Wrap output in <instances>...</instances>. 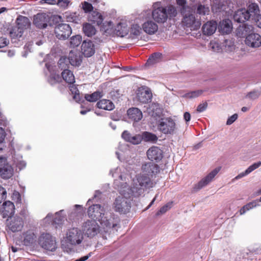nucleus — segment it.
<instances>
[{
  "mask_svg": "<svg viewBox=\"0 0 261 261\" xmlns=\"http://www.w3.org/2000/svg\"><path fill=\"white\" fill-rule=\"evenodd\" d=\"M120 172V169L117 167L114 171L111 170L110 174L114 178L118 177L122 182L123 187L120 189V192L127 196L134 195V197H139L144 194L145 190L153 187L155 184L151 177L140 173L136 176L137 182L134 181L133 187L130 188L126 182L125 175L119 174Z\"/></svg>",
  "mask_w": 261,
  "mask_h": 261,
  "instance_id": "1",
  "label": "nucleus"
},
{
  "mask_svg": "<svg viewBox=\"0 0 261 261\" xmlns=\"http://www.w3.org/2000/svg\"><path fill=\"white\" fill-rule=\"evenodd\" d=\"M89 217L92 220L98 221L104 229L108 233L114 232L117 226L118 221L111 214L106 213L103 206L99 204H93L89 206L87 211Z\"/></svg>",
  "mask_w": 261,
  "mask_h": 261,
  "instance_id": "2",
  "label": "nucleus"
},
{
  "mask_svg": "<svg viewBox=\"0 0 261 261\" xmlns=\"http://www.w3.org/2000/svg\"><path fill=\"white\" fill-rule=\"evenodd\" d=\"M84 239L83 234L81 229L77 227H73L68 229L66 236L62 242V246L67 252L71 250L69 247L80 245Z\"/></svg>",
  "mask_w": 261,
  "mask_h": 261,
  "instance_id": "3",
  "label": "nucleus"
},
{
  "mask_svg": "<svg viewBox=\"0 0 261 261\" xmlns=\"http://www.w3.org/2000/svg\"><path fill=\"white\" fill-rule=\"evenodd\" d=\"M114 185L115 188L119 190V193L121 195L118 196L115 200L114 203L115 211L121 213H126L129 211L131 207V202L129 199L134 196H127L121 193L120 189L123 186H122V182L120 180L119 178L115 179Z\"/></svg>",
  "mask_w": 261,
  "mask_h": 261,
  "instance_id": "4",
  "label": "nucleus"
},
{
  "mask_svg": "<svg viewBox=\"0 0 261 261\" xmlns=\"http://www.w3.org/2000/svg\"><path fill=\"white\" fill-rule=\"evenodd\" d=\"M157 128L164 134L173 135L176 130V125L175 121L171 118H164L158 121Z\"/></svg>",
  "mask_w": 261,
  "mask_h": 261,
  "instance_id": "5",
  "label": "nucleus"
},
{
  "mask_svg": "<svg viewBox=\"0 0 261 261\" xmlns=\"http://www.w3.org/2000/svg\"><path fill=\"white\" fill-rule=\"evenodd\" d=\"M152 7L151 13L153 20L159 23L165 22L168 19L166 8L161 7L160 2L154 3Z\"/></svg>",
  "mask_w": 261,
  "mask_h": 261,
  "instance_id": "6",
  "label": "nucleus"
},
{
  "mask_svg": "<svg viewBox=\"0 0 261 261\" xmlns=\"http://www.w3.org/2000/svg\"><path fill=\"white\" fill-rule=\"evenodd\" d=\"M38 243L42 248L48 251H54L57 248L56 239L49 233H42L39 238Z\"/></svg>",
  "mask_w": 261,
  "mask_h": 261,
  "instance_id": "7",
  "label": "nucleus"
},
{
  "mask_svg": "<svg viewBox=\"0 0 261 261\" xmlns=\"http://www.w3.org/2000/svg\"><path fill=\"white\" fill-rule=\"evenodd\" d=\"M82 230L83 234L91 239L99 233L100 226L95 221L88 220L83 224Z\"/></svg>",
  "mask_w": 261,
  "mask_h": 261,
  "instance_id": "8",
  "label": "nucleus"
},
{
  "mask_svg": "<svg viewBox=\"0 0 261 261\" xmlns=\"http://www.w3.org/2000/svg\"><path fill=\"white\" fill-rule=\"evenodd\" d=\"M183 16L182 23L191 30H198L200 25L201 22L199 20L195 19V15L191 11V9L185 11V14H181Z\"/></svg>",
  "mask_w": 261,
  "mask_h": 261,
  "instance_id": "9",
  "label": "nucleus"
},
{
  "mask_svg": "<svg viewBox=\"0 0 261 261\" xmlns=\"http://www.w3.org/2000/svg\"><path fill=\"white\" fill-rule=\"evenodd\" d=\"M13 168L8 163L7 158L0 156V176L3 179H9L13 176Z\"/></svg>",
  "mask_w": 261,
  "mask_h": 261,
  "instance_id": "10",
  "label": "nucleus"
},
{
  "mask_svg": "<svg viewBox=\"0 0 261 261\" xmlns=\"http://www.w3.org/2000/svg\"><path fill=\"white\" fill-rule=\"evenodd\" d=\"M220 170V167L216 168L212 170L205 177L202 178L197 184L195 185L193 187V191L197 192L208 185L213 180Z\"/></svg>",
  "mask_w": 261,
  "mask_h": 261,
  "instance_id": "11",
  "label": "nucleus"
},
{
  "mask_svg": "<svg viewBox=\"0 0 261 261\" xmlns=\"http://www.w3.org/2000/svg\"><path fill=\"white\" fill-rule=\"evenodd\" d=\"M72 33L70 26L66 23H60L55 28V33L59 39H67Z\"/></svg>",
  "mask_w": 261,
  "mask_h": 261,
  "instance_id": "12",
  "label": "nucleus"
},
{
  "mask_svg": "<svg viewBox=\"0 0 261 261\" xmlns=\"http://www.w3.org/2000/svg\"><path fill=\"white\" fill-rule=\"evenodd\" d=\"M46 69L44 70V73L47 76L48 82L54 85L61 80V77L55 70V67L49 63H45Z\"/></svg>",
  "mask_w": 261,
  "mask_h": 261,
  "instance_id": "13",
  "label": "nucleus"
},
{
  "mask_svg": "<svg viewBox=\"0 0 261 261\" xmlns=\"http://www.w3.org/2000/svg\"><path fill=\"white\" fill-rule=\"evenodd\" d=\"M141 170L143 174L153 178L160 172V167L157 164L149 162L143 164Z\"/></svg>",
  "mask_w": 261,
  "mask_h": 261,
  "instance_id": "14",
  "label": "nucleus"
},
{
  "mask_svg": "<svg viewBox=\"0 0 261 261\" xmlns=\"http://www.w3.org/2000/svg\"><path fill=\"white\" fill-rule=\"evenodd\" d=\"M137 98L141 103H147L150 101L152 93L149 89L145 86L139 87L137 90Z\"/></svg>",
  "mask_w": 261,
  "mask_h": 261,
  "instance_id": "15",
  "label": "nucleus"
},
{
  "mask_svg": "<svg viewBox=\"0 0 261 261\" xmlns=\"http://www.w3.org/2000/svg\"><path fill=\"white\" fill-rule=\"evenodd\" d=\"M50 17L46 13H38L34 16L33 23L39 29H44L47 26Z\"/></svg>",
  "mask_w": 261,
  "mask_h": 261,
  "instance_id": "16",
  "label": "nucleus"
},
{
  "mask_svg": "<svg viewBox=\"0 0 261 261\" xmlns=\"http://www.w3.org/2000/svg\"><path fill=\"white\" fill-rule=\"evenodd\" d=\"M147 156L149 160L158 162L163 157V151L159 147L152 146L147 150Z\"/></svg>",
  "mask_w": 261,
  "mask_h": 261,
  "instance_id": "17",
  "label": "nucleus"
},
{
  "mask_svg": "<svg viewBox=\"0 0 261 261\" xmlns=\"http://www.w3.org/2000/svg\"><path fill=\"white\" fill-rule=\"evenodd\" d=\"M245 43L251 47H258L261 45V36L257 33H250L246 37Z\"/></svg>",
  "mask_w": 261,
  "mask_h": 261,
  "instance_id": "18",
  "label": "nucleus"
},
{
  "mask_svg": "<svg viewBox=\"0 0 261 261\" xmlns=\"http://www.w3.org/2000/svg\"><path fill=\"white\" fill-rule=\"evenodd\" d=\"M10 221L8 224L10 230L13 232L20 231L23 226V221L21 218L15 217L11 218Z\"/></svg>",
  "mask_w": 261,
  "mask_h": 261,
  "instance_id": "19",
  "label": "nucleus"
},
{
  "mask_svg": "<svg viewBox=\"0 0 261 261\" xmlns=\"http://www.w3.org/2000/svg\"><path fill=\"white\" fill-rule=\"evenodd\" d=\"M63 211L62 210L56 213L54 216L50 213L48 214L44 218L45 221L48 223L51 222L53 224L55 225L61 224L64 219V217L61 215Z\"/></svg>",
  "mask_w": 261,
  "mask_h": 261,
  "instance_id": "20",
  "label": "nucleus"
},
{
  "mask_svg": "<svg viewBox=\"0 0 261 261\" xmlns=\"http://www.w3.org/2000/svg\"><path fill=\"white\" fill-rule=\"evenodd\" d=\"M81 49L84 55L86 57L92 56L95 52V46L91 41H84L81 46Z\"/></svg>",
  "mask_w": 261,
  "mask_h": 261,
  "instance_id": "21",
  "label": "nucleus"
},
{
  "mask_svg": "<svg viewBox=\"0 0 261 261\" xmlns=\"http://www.w3.org/2000/svg\"><path fill=\"white\" fill-rule=\"evenodd\" d=\"M218 24L216 21H207L203 24L202 28L203 34L205 35L211 36L216 31Z\"/></svg>",
  "mask_w": 261,
  "mask_h": 261,
  "instance_id": "22",
  "label": "nucleus"
},
{
  "mask_svg": "<svg viewBox=\"0 0 261 261\" xmlns=\"http://www.w3.org/2000/svg\"><path fill=\"white\" fill-rule=\"evenodd\" d=\"M190 2L192 3H195L196 5H197L196 8L195 5H192V7L196 9V14L200 15H206L209 14L210 10L209 7L207 5L201 4L200 1L198 0H190Z\"/></svg>",
  "mask_w": 261,
  "mask_h": 261,
  "instance_id": "23",
  "label": "nucleus"
},
{
  "mask_svg": "<svg viewBox=\"0 0 261 261\" xmlns=\"http://www.w3.org/2000/svg\"><path fill=\"white\" fill-rule=\"evenodd\" d=\"M121 137L126 141L135 145L140 144L142 140V137L140 135L132 136L127 130H124Z\"/></svg>",
  "mask_w": 261,
  "mask_h": 261,
  "instance_id": "24",
  "label": "nucleus"
},
{
  "mask_svg": "<svg viewBox=\"0 0 261 261\" xmlns=\"http://www.w3.org/2000/svg\"><path fill=\"white\" fill-rule=\"evenodd\" d=\"M233 19L238 22L243 23L250 19V15H248L245 9H241L235 12Z\"/></svg>",
  "mask_w": 261,
  "mask_h": 261,
  "instance_id": "25",
  "label": "nucleus"
},
{
  "mask_svg": "<svg viewBox=\"0 0 261 261\" xmlns=\"http://www.w3.org/2000/svg\"><path fill=\"white\" fill-rule=\"evenodd\" d=\"M68 59L72 66H79L82 62V57L80 53L77 51L71 50L69 53Z\"/></svg>",
  "mask_w": 261,
  "mask_h": 261,
  "instance_id": "26",
  "label": "nucleus"
},
{
  "mask_svg": "<svg viewBox=\"0 0 261 261\" xmlns=\"http://www.w3.org/2000/svg\"><path fill=\"white\" fill-rule=\"evenodd\" d=\"M144 31L148 34L152 35L155 34L158 30L157 24L152 20H148L143 24Z\"/></svg>",
  "mask_w": 261,
  "mask_h": 261,
  "instance_id": "27",
  "label": "nucleus"
},
{
  "mask_svg": "<svg viewBox=\"0 0 261 261\" xmlns=\"http://www.w3.org/2000/svg\"><path fill=\"white\" fill-rule=\"evenodd\" d=\"M63 17L67 22L74 23H80L81 22L82 17L79 13L67 11L63 14Z\"/></svg>",
  "mask_w": 261,
  "mask_h": 261,
  "instance_id": "28",
  "label": "nucleus"
},
{
  "mask_svg": "<svg viewBox=\"0 0 261 261\" xmlns=\"http://www.w3.org/2000/svg\"><path fill=\"white\" fill-rule=\"evenodd\" d=\"M3 213L4 217H11L15 213V206L10 201H6L3 204Z\"/></svg>",
  "mask_w": 261,
  "mask_h": 261,
  "instance_id": "29",
  "label": "nucleus"
},
{
  "mask_svg": "<svg viewBox=\"0 0 261 261\" xmlns=\"http://www.w3.org/2000/svg\"><path fill=\"white\" fill-rule=\"evenodd\" d=\"M128 118L134 121H140L143 117L142 112L137 108H132L127 110Z\"/></svg>",
  "mask_w": 261,
  "mask_h": 261,
  "instance_id": "30",
  "label": "nucleus"
},
{
  "mask_svg": "<svg viewBox=\"0 0 261 261\" xmlns=\"http://www.w3.org/2000/svg\"><path fill=\"white\" fill-rule=\"evenodd\" d=\"M246 11L248 15H250V18H251L252 20H256L257 18L259 16V7L255 3L249 4Z\"/></svg>",
  "mask_w": 261,
  "mask_h": 261,
  "instance_id": "31",
  "label": "nucleus"
},
{
  "mask_svg": "<svg viewBox=\"0 0 261 261\" xmlns=\"http://www.w3.org/2000/svg\"><path fill=\"white\" fill-rule=\"evenodd\" d=\"M261 166V162L259 161L256 163H253L252 165H250L244 172H243L240 174H239L237 176H236L233 179L232 181H234L236 180L240 179L249 173L256 169L258 167Z\"/></svg>",
  "mask_w": 261,
  "mask_h": 261,
  "instance_id": "32",
  "label": "nucleus"
},
{
  "mask_svg": "<svg viewBox=\"0 0 261 261\" xmlns=\"http://www.w3.org/2000/svg\"><path fill=\"white\" fill-rule=\"evenodd\" d=\"M88 20L97 25H100L102 23L103 17L98 12L93 11L89 13Z\"/></svg>",
  "mask_w": 261,
  "mask_h": 261,
  "instance_id": "33",
  "label": "nucleus"
},
{
  "mask_svg": "<svg viewBox=\"0 0 261 261\" xmlns=\"http://www.w3.org/2000/svg\"><path fill=\"white\" fill-rule=\"evenodd\" d=\"M16 22L17 23L16 27L23 31L29 28L31 25L29 19L23 16H19L16 19Z\"/></svg>",
  "mask_w": 261,
  "mask_h": 261,
  "instance_id": "34",
  "label": "nucleus"
},
{
  "mask_svg": "<svg viewBox=\"0 0 261 261\" xmlns=\"http://www.w3.org/2000/svg\"><path fill=\"white\" fill-rule=\"evenodd\" d=\"M115 31L117 35L120 37H124L128 34L129 28L127 27L126 23L121 21L116 25Z\"/></svg>",
  "mask_w": 261,
  "mask_h": 261,
  "instance_id": "35",
  "label": "nucleus"
},
{
  "mask_svg": "<svg viewBox=\"0 0 261 261\" xmlns=\"http://www.w3.org/2000/svg\"><path fill=\"white\" fill-rule=\"evenodd\" d=\"M218 29L223 34H228L230 33L232 30V24L230 20L229 19L223 20L220 22Z\"/></svg>",
  "mask_w": 261,
  "mask_h": 261,
  "instance_id": "36",
  "label": "nucleus"
},
{
  "mask_svg": "<svg viewBox=\"0 0 261 261\" xmlns=\"http://www.w3.org/2000/svg\"><path fill=\"white\" fill-rule=\"evenodd\" d=\"M23 31L20 29L16 26L13 27L10 32V35L12 42H16V40L20 41V38L22 37Z\"/></svg>",
  "mask_w": 261,
  "mask_h": 261,
  "instance_id": "37",
  "label": "nucleus"
},
{
  "mask_svg": "<svg viewBox=\"0 0 261 261\" xmlns=\"http://www.w3.org/2000/svg\"><path fill=\"white\" fill-rule=\"evenodd\" d=\"M96 105L98 108L108 111H111L115 108L114 103L107 99L100 100L97 102Z\"/></svg>",
  "mask_w": 261,
  "mask_h": 261,
  "instance_id": "38",
  "label": "nucleus"
},
{
  "mask_svg": "<svg viewBox=\"0 0 261 261\" xmlns=\"http://www.w3.org/2000/svg\"><path fill=\"white\" fill-rule=\"evenodd\" d=\"M253 27L248 24H243L240 25L238 29V34L240 37L247 36L251 33L253 30Z\"/></svg>",
  "mask_w": 261,
  "mask_h": 261,
  "instance_id": "39",
  "label": "nucleus"
},
{
  "mask_svg": "<svg viewBox=\"0 0 261 261\" xmlns=\"http://www.w3.org/2000/svg\"><path fill=\"white\" fill-rule=\"evenodd\" d=\"M62 76L64 81L68 84H72L75 82V77L73 72L69 69H64L62 72Z\"/></svg>",
  "mask_w": 261,
  "mask_h": 261,
  "instance_id": "40",
  "label": "nucleus"
},
{
  "mask_svg": "<svg viewBox=\"0 0 261 261\" xmlns=\"http://www.w3.org/2000/svg\"><path fill=\"white\" fill-rule=\"evenodd\" d=\"M260 205L259 200H255L244 205L240 210V215H244L246 212Z\"/></svg>",
  "mask_w": 261,
  "mask_h": 261,
  "instance_id": "41",
  "label": "nucleus"
},
{
  "mask_svg": "<svg viewBox=\"0 0 261 261\" xmlns=\"http://www.w3.org/2000/svg\"><path fill=\"white\" fill-rule=\"evenodd\" d=\"M13 163L19 170H22L26 166V162L23 160L22 156L19 154H15L13 157Z\"/></svg>",
  "mask_w": 261,
  "mask_h": 261,
  "instance_id": "42",
  "label": "nucleus"
},
{
  "mask_svg": "<svg viewBox=\"0 0 261 261\" xmlns=\"http://www.w3.org/2000/svg\"><path fill=\"white\" fill-rule=\"evenodd\" d=\"M83 31L85 35L88 37H91L95 34V28L90 23H85L83 26Z\"/></svg>",
  "mask_w": 261,
  "mask_h": 261,
  "instance_id": "43",
  "label": "nucleus"
},
{
  "mask_svg": "<svg viewBox=\"0 0 261 261\" xmlns=\"http://www.w3.org/2000/svg\"><path fill=\"white\" fill-rule=\"evenodd\" d=\"M102 95L101 92L99 91H96L91 94H86L85 95V98L86 100L89 102H95L99 98L102 97Z\"/></svg>",
  "mask_w": 261,
  "mask_h": 261,
  "instance_id": "44",
  "label": "nucleus"
},
{
  "mask_svg": "<svg viewBox=\"0 0 261 261\" xmlns=\"http://www.w3.org/2000/svg\"><path fill=\"white\" fill-rule=\"evenodd\" d=\"M59 68L64 71V69H68L69 68L70 61L66 57H61L58 61Z\"/></svg>",
  "mask_w": 261,
  "mask_h": 261,
  "instance_id": "45",
  "label": "nucleus"
},
{
  "mask_svg": "<svg viewBox=\"0 0 261 261\" xmlns=\"http://www.w3.org/2000/svg\"><path fill=\"white\" fill-rule=\"evenodd\" d=\"M142 140L145 142H155L158 140L156 136L152 133L147 132H144L141 135Z\"/></svg>",
  "mask_w": 261,
  "mask_h": 261,
  "instance_id": "46",
  "label": "nucleus"
},
{
  "mask_svg": "<svg viewBox=\"0 0 261 261\" xmlns=\"http://www.w3.org/2000/svg\"><path fill=\"white\" fill-rule=\"evenodd\" d=\"M36 237L32 231H28L24 234V243L26 245L33 244L35 241Z\"/></svg>",
  "mask_w": 261,
  "mask_h": 261,
  "instance_id": "47",
  "label": "nucleus"
},
{
  "mask_svg": "<svg viewBox=\"0 0 261 261\" xmlns=\"http://www.w3.org/2000/svg\"><path fill=\"white\" fill-rule=\"evenodd\" d=\"M162 54L160 53H155L151 55L148 58L147 64L148 65H153L155 64L161 60Z\"/></svg>",
  "mask_w": 261,
  "mask_h": 261,
  "instance_id": "48",
  "label": "nucleus"
},
{
  "mask_svg": "<svg viewBox=\"0 0 261 261\" xmlns=\"http://www.w3.org/2000/svg\"><path fill=\"white\" fill-rule=\"evenodd\" d=\"M176 2L179 7V11L181 14H185V11L191 9V8L187 5V0H176Z\"/></svg>",
  "mask_w": 261,
  "mask_h": 261,
  "instance_id": "49",
  "label": "nucleus"
},
{
  "mask_svg": "<svg viewBox=\"0 0 261 261\" xmlns=\"http://www.w3.org/2000/svg\"><path fill=\"white\" fill-rule=\"evenodd\" d=\"M212 11L214 13H217L224 10L225 5L223 2L212 3Z\"/></svg>",
  "mask_w": 261,
  "mask_h": 261,
  "instance_id": "50",
  "label": "nucleus"
},
{
  "mask_svg": "<svg viewBox=\"0 0 261 261\" xmlns=\"http://www.w3.org/2000/svg\"><path fill=\"white\" fill-rule=\"evenodd\" d=\"M130 32V34L138 38L142 33V29L138 24H134L132 25Z\"/></svg>",
  "mask_w": 261,
  "mask_h": 261,
  "instance_id": "51",
  "label": "nucleus"
},
{
  "mask_svg": "<svg viewBox=\"0 0 261 261\" xmlns=\"http://www.w3.org/2000/svg\"><path fill=\"white\" fill-rule=\"evenodd\" d=\"M69 89L71 93L74 94L73 98L76 101H79L80 100V96L79 91L77 88V87L73 84H69Z\"/></svg>",
  "mask_w": 261,
  "mask_h": 261,
  "instance_id": "52",
  "label": "nucleus"
},
{
  "mask_svg": "<svg viewBox=\"0 0 261 261\" xmlns=\"http://www.w3.org/2000/svg\"><path fill=\"white\" fill-rule=\"evenodd\" d=\"M82 37L80 35H75L70 38V44L72 47L79 46L82 41Z\"/></svg>",
  "mask_w": 261,
  "mask_h": 261,
  "instance_id": "53",
  "label": "nucleus"
},
{
  "mask_svg": "<svg viewBox=\"0 0 261 261\" xmlns=\"http://www.w3.org/2000/svg\"><path fill=\"white\" fill-rule=\"evenodd\" d=\"M203 91L202 90H198L195 91H192L190 92L187 93L184 95V97L188 98H196L201 95Z\"/></svg>",
  "mask_w": 261,
  "mask_h": 261,
  "instance_id": "54",
  "label": "nucleus"
},
{
  "mask_svg": "<svg viewBox=\"0 0 261 261\" xmlns=\"http://www.w3.org/2000/svg\"><path fill=\"white\" fill-rule=\"evenodd\" d=\"M167 12L168 14V17L173 18L177 15V11L175 6L173 5H170L167 7Z\"/></svg>",
  "mask_w": 261,
  "mask_h": 261,
  "instance_id": "55",
  "label": "nucleus"
},
{
  "mask_svg": "<svg viewBox=\"0 0 261 261\" xmlns=\"http://www.w3.org/2000/svg\"><path fill=\"white\" fill-rule=\"evenodd\" d=\"M171 205L172 203H168L161 207V208L156 212V216H158L165 214L167 211L170 209Z\"/></svg>",
  "mask_w": 261,
  "mask_h": 261,
  "instance_id": "56",
  "label": "nucleus"
},
{
  "mask_svg": "<svg viewBox=\"0 0 261 261\" xmlns=\"http://www.w3.org/2000/svg\"><path fill=\"white\" fill-rule=\"evenodd\" d=\"M158 106L155 103H152L149 108V113H151V111L152 112L151 114L152 116L159 115L161 113V110L158 109Z\"/></svg>",
  "mask_w": 261,
  "mask_h": 261,
  "instance_id": "57",
  "label": "nucleus"
},
{
  "mask_svg": "<svg viewBox=\"0 0 261 261\" xmlns=\"http://www.w3.org/2000/svg\"><path fill=\"white\" fill-rule=\"evenodd\" d=\"M69 3V0H58L57 1L56 5L60 8L65 9L68 8Z\"/></svg>",
  "mask_w": 261,
  "mask_h": 261,
  "instance_id": "58",
  "label": "nucleus"
},
{
  "mask_svg": "<svg viewBox=\"0 0 261 261\" xmlns=\"http://www.w3.org/2000/svg\"><path fill=\"white\" fill-rule=\"evenodd\" d=\"M260 95V92L258 90H253L250 92L246 95V97L252 100L257 98Z\"/></svg>",
  "mask_w": 261,
  "mask_h": 261,
  "instance_id": "59",
  "label": "nucleus"
},
{
  "mask_svg": "<svg viewBox=\"0 0 261 261\" xmlns=\"http://www.w3.org/2000/svg\"><path fill=\"white\" fill-rule=\"evenodd\" d=\"M82 8L85 11V12L87 13L93 11L92 10L93 9V7L91 4L87 2H84V3H82Z\"/></svg>",
  "mask_w": 261,
  "mask_h": 261,
  "instance_id": "60",
  "label": "nucleus"
},
{
  "mask_svg": "<svg viewBox=\"0 0 261 261\" xmlns=\"http://www.w3.org/2000/svg\"><path fill=\"white\" fill-rule=\"evenodd\" d=\"M5 138V132L4 129L0 126V151H2L4 147V141Z\"/></svg>",
  "mask_w": 261,
  "mask_h": 261,
  "instance_id": "61",
  "label": "nucleus"
},
{
  "mask_svg": "<svg viewBox=\"0 0 261 261\" xmlns=\"http://www.w3.org/2000/svg\"><path fill=\"white\" fill-rule=\"evenodd\" d=\"M7 197V192L6 190L0 185V203H2Z\"/></svg>",
  "mask_w": 261,
  "mask_h": 261,
  "instance_id": "62",
  "label": "nucleus"
},
{
  "mask_svg": "<svg viewBox=\"0 0 261 261\" xmlns=\"http://www.w3.org/2000/svg\"><path fill=\"white\" fill-rule=\"evenodd\" d=\"M101 194V192L99 191V190H97L95 191V194L94 195V197L92 199H89L88 201H87V204L88 205H90L91 202H92V200L95 199L96 201H98L99 199H100V196Z\"/></svg>",
  "mask_w": 261,
  "mask_h": 261,
  "instance_id": "63",
  "label": "nucleus"
},
{
  "mask_svg": "<svg viewBox=\"0 0 261 261\" xmlns=\"http://www.w3.org/2000/svg\"><path fill=\"white\" fill-rule=\"evenodd\" d=\"M207 107V102H204L199 104L197 108V111L199 113H201L204 111Z\"/></svg>",
  "mask_w": 261,
  "mask_h": 261,
  "instance_id": "64",
  "label": "nucleus"
}]
</instances>
